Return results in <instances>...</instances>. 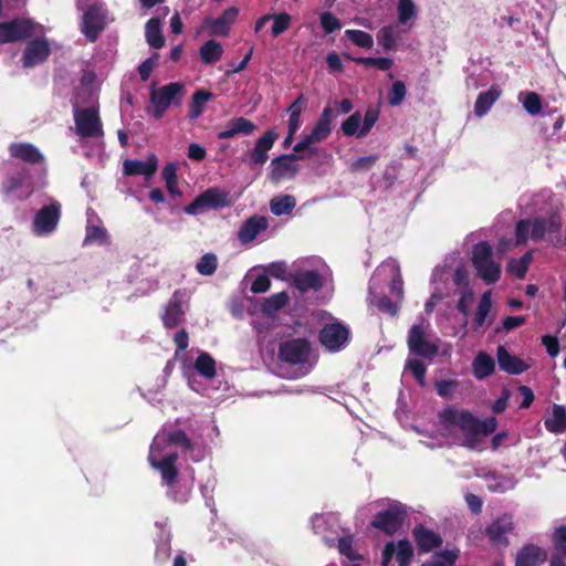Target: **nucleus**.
Returning a JSON list of instances; mask_svg holds the SVG:
<instances>
[{"mask_svg": "<svg viewBox=\"0 0 566 566\" xmlns=\"http://www.w3.org/2000/svg\"><path fill=\"white\" fill-rule=\"evenodd\" d=\"M438 429L447 441H461L464 447L476 449L486 436L495 431L496 419L492 417L482 421L469 410L449 406L439 412Z\"/></svg>", "mask_w": 566, "mask_h": 566, "instance_id": "1", "label": "nucleus"}, {"mask_svg": "<svg viewBox=\"0 0 566 566\" xmlns=\"http://www.w3.org/2000/svg\"><path fill=\"white\" fill-rule=\"evenodd\" d=\"M189 441L186 434L180 430L159 431L153 440L149 450L150 465L160 472L163 483L171 486L177 481L178 471L176 469L177 451L179 448L187 449Z\"/></svg>", "mask_w": 566, "mask_h": 566, "instance_id": "2", "label": "nucleus"}, {"mask_svg": "<svg viewBox=\"0 0 566 566\" xmlns=\"http://www.w3.org/2000/svg\"><path fill=\"white\" fill-rule=\"evenodd\" d=\"M91 74L83 77L73 105L75 133L82 138H99L103 136V125L98 115L97 97L90 85Z\"/></svg>", "mask_w": 566, "mask_h": 566, "instance_id": "3", "label": "nucleus"}, {"mask_svg": "<svg viewBox=\"0 0 566 566\" xmlns=\"http://www.w3.org/2000/svg\"><path fill=\"white\" fill-rule=\"evenodd\" d=\"M279 355L283 361L298 366L300 376L307 375L316 363L310 344L302 338L282 343Z\"/></svg>", "mask_w": 566, "mask_h": 566, "instance_id": "4", "label": "nucleus"}, {"mask_svg": "<svg viewBox=\"0 0 566 566\" xmlns=\"http://www.w3.org/2000/svg\"><path fill=\"white\" fill-rule=\"evenodd\" d=\"M471 260L476 275L485 284H493L499 281L501 265L493 259V249L488 242L482 241L473 247Z\"/></svg>", "mask_w": 566, "mask_h": 566, "instance_id": "5", "label": "nucleus"}, {"mask_svg": "<svg viewBox=\"0 0 566 566\" xmlns=\"http://www.w3.org/2000/svg\"><path fill=\"white\" fill-rule=\"evenodd\" d=\"M185 94V85L180 82L169 83L150 91V108L148 112L157 119L161 118L172 105L179 106Z\"/></svg>", "mask_w": 566, "mask_h": 566, "instance_id": "6", "label": "nucleus"}, {"mask_svg": "<svg viewBox=\"0 0 566 566\" xmlns=\"http://www.w3.org/2000/svg\"><path fill=\"white\" fill-rule=\"evenodd\" d=\"M334 118L335 116L332 108L326 106L312 129L301 136V140L294 146V151H308L312 155L315 154L317 149L314 145L328 138L332 133V123Z\"/></svg>", "mask_w": 566, "mask_h": 566, "instance_id": "7", "label": "nucleus"}, {"mask_svg": "<svg viewBox=\"0 0 566 566\" xmlns=\"http://www.w3.org/2000/svg\"><path fill=\"white\" fill-rule=\"evenodd\" d=\"M450 275L458 290L470 286L469 271L464 261L458 253L447 258L443 265H439L433 270L431 282L433 284L444 283Z\"/></svg>", "mask_w": 566, "mask_h": 566, "instance_id": "8", "label": "nucleus"}, {"mask_svg": "<svg viewBox=\"0 0 566 566\" xmlns=\"http://www.w3.org/2000/svg\"><path fill=\"white\" fill-rule=\"evenodd\" d=\"M559 228L560 220L556 217L548 220H522L516 224V244L525 243L527 240L543 239L547 233L556 232Z\"/></svg>", "mask_w": 566, "mask_h": 566, "instance_id": "9", "label": "nucleus"}, {"mask_svg": "<svg viewBox=\"0 0 566 566\" xmlns=\"http://www.w3.org/2000/svg\"><path fill=\"white\" fill-rule=\"evenodd\" d=\"M40 32H43V27L28 19L0 22V44L17 42Z\"/></svg>", "mask_w": 566, "mask_h": 566, "instance_id": "10", "label": "nucleus"}, {"mask_svg": "<svg viewBox=\"0 0 566 566\" xmlns=\"http://www.w3.org/2000/svg\"><path fill=\"white\" fill-rule=\"evenodd\" d=\"M427 327L423 323L413 324L408 335L409 350L418 356L431 359L438 353V344L427 335Z\"/></svg>", "mask_w": 566, "mask_h": 566, "instance_id": "11", "label": "nucleus"}, {"mask_svg": "<svg viewBox=\"0 0 566 566\" xmlns=\"http://www.w3.org/2000/svg\"><path fill=\"white\" fill-rule=\"evenodd\" d=\"M378 111L374 108L367 109L364 116L359 112H355L342 123L340 129L345 136L363 138L369 134L378 120Z\"/></svg>", "mask_w": 566, "mask_h": 566, "instance_id": "12", "label": "nucleus"}, {"mask_svg": "<svg viewBox=\"0 0 566 566\" xmlns=\"http://www.w3.org/2000/svg\"><path fill=\"white\" fill-rule=\"evenodd\" d=\"M230 205L231 200L228 192L219 188H209L185 207V212L195 216L206 209H219Z\"/></svg>", "mask_w": 566, "mask_h": 566, "instance_id": "13", "label": "nucleus"}, {"mask_svg": "<svg viewBox=\"0 0 566 566\" xmlns=\"http://www.w3.org/2000/svg\"><path fill=\"white\" fill-rule=\"evenodd\" d=\"M406 516V507L400 503H392L376 515L373 526L387 534H394L400 528Z\"/></svg>", "mask_w": 566, "mask_h": 566, "instance_id": "14", "label": "nucleus"}, {"mask_svg": "<svg viewBox=\"0 0 566 566\" xmlns=\"http://www.w3.org/2000/svg\"><path fill=\"white\" fill-rule=\"evenodd\" d=\"M61 207L57 202H52L40 209L33 221V231L38 235H46L52 233L59 223Z\"/></svg>", "mask_w": 566, "mask_h": 566, "instance_id": "15", "label": "nucleus"}, {"mask_svg": "<svg viewBox=\"0 0 566 566\" xmlns=\"http://www.w3.org/2000/svg\"><path fill=\"white\" fill-rule=\"evenodd\" d=\"M391 279L390 292L399 301L403 297V283L400 274V266L394 259H388L375 271L373 281Z\"/></svg>", "mask_w": 566, "mask_h": 566, "instance_id": "16", "label": "nucleus"}, {"mask_svg": "<svg viewBox=\"0 0 566 566\" xmlns=\"http://www.w3.org/2000/svg\"><path fill=\"white\" fill-rule=\"evenodd\" d=\"M348 334V329L344 325L332 323L321 331L319 340L329 352H337L346 344Z\"/></svg>", "mask_w": 566, "mask_h": 566, "instance_id": "17", "label": "nucleus"}, {"mask_svg": "<svg viewBox=\"0 0 566 566\" xmlns=\"http://www.w3.org/2000/svg\"><path fill=\"white\" fill-rule=\"evenodd\" d=\"M328 275V270L323 266L322 270L300 271L294 275L293 281L300 291L306 292L322 287Z\"/></svg>", "mask_w": 566, "mask_h": 566, "instance_id": "18", "label": "nucleus"}, {"mask_svg": "<svg viewBox=\"0 0 566 566\" xmlns=\"http://www.w3.org/2000/svg\"><path fill=\"white\" fill-rule=\"evenodd\" d=\"M394 555L399 566H407L413 555L411 543L408 541H399L397 544L387 543L382 551V566H388Z\"/></svg>", "mask_w": 566, "mask_h": 566, "instance_id": "19", "label": "nucleus"}, {"mask_svg": "<svg viewBox=\"0 0 566 566\" xmlns=\"http://www.w3.org/2000/svg\"><path fill=\"white\" fill-rule=\"evenodd\" d=\"M105 15L101 6L91 7L83 17L82 31L91 41L96 40L99 31L104 28Z\"/></svg>", "mask_w": 566, "mask_h": 566, "instance_id": "20", "label": "nucleus"}, {"mask_svg": "<svg viewBox=\"0 0 566 566\" xmlns=\"http://www.w3.org/2000/svg\"><path fill=\"white\" fill-rule=\"evenodd\" d=\"M184 315V295L180 292H176L165 306L164 314L161 316L164 325L168 328L176 327L181 323Z\"/></svg>", "mask_w": 566, "mask_h": 566, "instance_id": "21", "label": "nucleus"}, {"mask_svg": "<svg viewBox=\"0 0 566 566\" xmlns=\"http://www.w3.org/2000/svg\"><path fill=\"white\" fill-rule=\"evenodd\" d=\"M50 53V46L46 40L35 39L28 43L22 63L25 67H33L46 60Z\"/></svg>", "mask_w": 566, "mask_h": 566, "instance_id": "22", "label": "nucleus"}, {"mask_svg": "<svg viewBox=\"0 0 566 566\" xmlns=\"http://www.w3.org/2000/svg\"><path fill=\"white\" fill-rule=\"evenodd\" d=\"M268 219L261 216L249 218L240 228L238 239L241 243L252 242L261 232L268 228Z\"/></svg>", "mask_w": 566, "mask_h": 566, "instance_id": "23", "label": "nucleus"}, {"mask_svg": "<svg viewBox=\"0 0 566 566\" xmlns=\"http://www.w3.org/2000/svg\"><path fill=\"white\" fill-rule=\"evenodd\" d=\"M238 12V8L230 7L218 19H206L205 24L210 27L212 35L226 36L229 34L230 27L235 21Z\"/></svg>", "mask_w": 566, "mask_h": 566, "instance_id": "24", "label": "nucleus"}, {"mask_svg": "<svg viewBox=\"0 0 566 566\" xmlns=\"http://www.w3.org/2000/svg\"><path fill=\"white\" fill-rule=\"evenodd\" d=\"M496 357L500 368L509 374L520 375L530 368L526 361L511 355L503 346L497 347Z\"/></svg>", "mask_w": 566, "mask_h": 566, "instance_id": "25", "label": "nucleus"}, {"mask_svg": "<svg viewBox=\"0 0 566 566\" xmlns=\"http://www.w3.org/2000/svg\"><path fill=\"white\" fill-rule=\"evenodd\" d=\"M157 158L150 155L147 160H125L124 174L128 176H144L150 178L157 170Z\"/></svg>", "mask_w": 566, "mask_h": 566, "instance_id": "26", "label": "nucleus"}, {"mask_svg": "<svg viewBox=\"0 0 566 566\" xmlns=\"http://www.w3.org/2000/svg\"><path fill=\"white\" fill-rule=\"evenodd\" d=\"M547 558L545 549L536 545L523 547L516 555L515 566H538Z\"/></svg>", "mask_w": 566, "mask_h": 566, "instance_id": "27", "label": "nucleus"}, {"mask_svg": "<svg viewBox=\"0 0 566 566\" xmlns=\"http://www.w3.org/2000/svg\"><path fill=\"white\" fill-rule=\"evenodd\" d=\"M254 130L255 125L251 120L244 117H237L226 124L224 129L218 133V138L228 139L239 134L251 135Z\"/></svg>", "mask_w": 566, "mask_h": 566, "instance_id": "28", "label": "nucleus"}, {"mask_svg": "<svg viewBox=\"0 0 566 566\" xmlns=\"http://www.w3.org/2000/svg\"><path fill=\"white\" fill-rule=\"evenodd\" d=\"M277 135L273 130H268L260 137L251 154V161L255 165H263L268 160V151L273 147Z\"/></svg>", "mask_w": 566, "mask_h": 566, "instance_id": "29", "label": "nucleus"}, {"mask_svg": "<svg viewBox=\"0 0 566 566\" xmlns=\"http://www.w3.org/2000/svg\"><path fill=\"white\" fill-rule=\"evenodd\" d=\"M415 541L422 552H430L440 546L441 537L433 531L423 526H418L413 530Z\"/></svg>", "mask_w": 566, "mask_h": 566, "instance_id": "30", "label": "nucleus"}, {"mask_svg": "<svg viewBox=\"0 0 566 566\" xmlns=\"http://www.w3.org/2000/svg\"><path fill=\"white\" fill-rule=\"evenodd\" d=\"M513 530L510 516H502L494 521L486 530L489 537L497 544H506V535Z\"/></svg>", "mask_w": 566, "mask_h": 566, "instance_id": "31", "label": "nucleus"}, {"mask_svg": "<svg viewBox=\"0 0 566 566\" xmlns=\"http://www.w3.org/2000/svg\"><path fill=\"white\" fill-rule=\"evenodd\" d=\"M2 190L7 195H17L18 197H28L32 192L24 172L9 177L3 182Z\"/></svg>", "mask_w": 566, "mask_h": 566, "instance_id": "32", "label": "nucleus"}, {"mask_svg": "<svg viewBox=\"0 0 566 566\" xmlns=\"http://www.w3.org/2000/svg\"><path fill=\"white\" fill-rule=\"evenodd\" d=\"M9 149L12 157L30 164L43 160L42 154L31 144H12Z\"/></svg>", "mask_w": 566, "mask_h": 566, "instance_id": "33", "label": "nucleus"}, {"mask_svg": "<svg viewBox=\"0 0 566 566\" xmlns=\"http://www.w3.org/2000/svg\"><path fill=\"white\" fill-rule=\"evenodd\" d=\"M492 307V292L485 291L480 297L476 311L473 314V331H479L485 323Z\"/></svg>", "mask_w": 566, "mask_h": 566, "instance_id": "34", "label": "nucleus"}, {"mask_svg": "<svg viewBox=\"0 0 566 566\" xmlns=\"http://www.w3.org/2000/svg\"><path fill=\"white\" fill-rule=\"evenodd\" d=\"M338 552L346 559L343 560L344 566H359L358 562L361 559V555L353 546V537L344 536L338 539Z\"/></svg>", "mask_w": 566, "mask_h": 566, "instance_id": "35", "label": "nucleus"}, {"mask_svg": "<svg viewBox=\"0 0 566 566\" xmlns=\"http://www.w3.org/2000/svg\"><path fill=\"white\" fill-rule=\"evenodd\" d=\"M501 91L496 87H491L489 91L480 93L474 105L475 115L479 117L485 115L499 99Z\"/></svg>", "mask_w": 566, "mask_h": 566, "instance_id": "36", "label": "nucleus"}, {"mask_svg": "<svg viewBox=\"0 0 566 566\" xmlns=\"http://www.w3.org/2000/svg\"><path fill=\"white\" fill-rule=\"evenodd\" d=\"M493 358L484 352H480L472 363L473 375L478 379H483L494 371Z\"/></svg>", "mask_w": 566, "mask_h": 566, "instance_id": "37", "label": "nucleus"}, {"mask_svg": "<svg viewBox=\"0 0 566 566\" xmlns=\"http://www.w3.org/2000/svg\"><path fill=\"white\" fill-rule=\"evenodd\" d=\"M545 427L551 432H563L566 430V410L555 405L545 419Z\"/></svg>", "mask_w": 566, "mask_h": 566, "instance_id": "38", "label": "nucleus"}, {"mask_svg": "<svg viewBox=\"0 0 566 566\" xmlns=\"http://www.w3.org/2000/svg\"><path fill=\"white\" fill-rule=\"evenodd\" d=\"M293 157H282L272 160V178L280 180L286 177H292L297 168L292 161Z\"/></svg>", "mask_w": 566, "mask_h": 566, "instance_id": "39", "label": "nucleus"}, {"mask_svg": "<svg viewBox=\"0 0 566 566\" xmlns=\"http://www.w3.org/2000/svg\"><path fill=\"white\" fill-rule=\"evenodd\" d=\"M216 360L206 352H201L193 363L196 371L206 379H212L216 376Z\"/></svg>", "mask_w": 566, "mask_h": 566, "instance_id": "40", "label": "nucleus"}, {"mask_svg": "<svg viewBox=\"0 0 566 566\" xmlns=\"http://www.w3.org/2000/svg\"><path fill=\"white\" fill-rule=\"evenodd\" d=\"M212 98V94L205 90L197 91L189 105V118L191 120L200 117L206 108L207 103Z\"/></svg>", "mask_w": 566, "mask_h": 566, "instance_id": "41", "label": "nucleus"}, {"mask_svg": "<svg viewBox=\"0 0 566 566\" xmlns=\"http://www.w3.org/2000/svg\"><path fill=\"white\" fill-rule=\"evenodd\" d=\"M486 483L490 491L503 493L513 490L517 481L513 475L492 474L488 476Z\"/></svg>", "mask_w": 566, "mask_h": 566, "instance_id": "42", "label": "nucleus"}, {"mask_svg": "<svg viewBox=\"0 0 566 566\" xmlns=\"http://www.w3.org/2000/svg\"><path fill=\"white\" fill-rule=\"evenodd\" d=\"M223 48L214 40L207 41L199 51L200 59L206 64H212L219 61L222 56Z\"/></svg>", "mask_w": 566, "mask_h": 566, "instance_id": "43", "label": "nucleus"}, {"mask_svg": "<svg viewBox=\"0 0 566 566\" xmlns=\"http://www.w3.org/2000/svg\"><path fill=\"white\" fill-rule=\"evenodd\" d=\"M295 206L296 200L290 195L274 197L270 202L271 212L275 216L289 214Z\"/></svg>", "mask_w": 566, "mask_h": 566, "instance_id": "44", "label": "nucleus"}, {"mask_svg": "<svg viewBox=\"0 0 566 566\" xmlns=\"http://www.w3.org/2000/svg\"><path fill=\"white\" fill-rule=\"evenodd\" d=\"M145 34L147 43L150 46L155 49H160L161 46H164L165 40L161 34L159 19L153 18L146 23Z\"/></svg>", "mask_w": 566, "mask_h": 566, "instance_id": "45", "label": "nucleus"}, {"mask_svg": "<svg viewBox=\"0 0 566 566\" xmlns=\"http://www.w3.org/2000/svg\"><path fill=\"white\" fill-rule=\"evenodd\" d=\"M401 36V31L397 25H387L380 29L378 41L385 50H394Z\"/></svg>", "mask_w": 566, "mask_h": 566, "instance_id": "46", "label": "nucleus"}, {"mask_svg": "<svg viewBox=\"0 0 566 566\" xmlns=\"http://www.w3.org/2000/svg\"><path fill=\"white\" fill-rule=\"evenodd\" d=\"M305 98L304 95H300L287 108L289 113V129H291L292 134H296L300 129L301 122V113L304 108Z\"/></svg>", "mask_w": 566, "mask_h": 566, "instance_id": "47", "label": "nucleus"}, {"mask_svg": "<svg viewBox=\"0 0 566 566\" xmlns=\"http://www.w3.org/2000/svg\"><path fill=\"white\" fill-rule=\"evenodd\" d=\"M533 255L532 252H526L520 259H512L507 263V272L517 279H523L528 270V266L532 262Z\"/></svg>", "mask_w": 566, "mask_h": 566, "instance_id": "48", "label": "nucleus"}, {"mask_svg": "<svg viewBox=\"0 0 566 566\" xmlns=\"http://www.w3.org/2000/svg\"><path fill=\"white\" fill-rule=\"evenodd\" d=\"M88 224L86 228V235L84 239V243H93L97 242L99 244L107 243L108 237L107 231L99 227L92 223L91 217L93 216V212L91 213V210H88Z\"/></svg>", "mask_w": 566, "mask_h": 566, "instance_id": "49", "label": "nucleus"}, {"mask_svg": "<svg viewBox=\"0 0 566 566\" xmlns=\"http://www.w3.org/2000/svg\"><path fill=\"white\" fill-rule=\"evenodd\" d=\"M289 295L285 292H280L265 298L261 305L262 312L265 314H274L286 305Z\"/></svg>", "mask_w": 566, "mask_h": 566, "instance_id": "50", "label": "nucleus"}, {"mask_svg": "<svg viewBox=\"0 0 566 566\" xmlns=\"http://www.w3.org/2000/svg\"><path fill=\"white\" fill-rule=\"evenodd\" d=\"M417 7L412 0H399L397 4L398 21L408 24L417 18Z\"/></svg>", "mask_w": 566, "mask_h": 566, "instance_id": "51", "label": "nucleus"}, {"mask_svg": "<svg viewBox=\"0 0 566 566\" xmlns=\"http://www.w3.org/2000/svg\"><path fill=\"white\" fill-rule=\"evenodd\" d=\"M272 27L271 34L273 38L280 36L287 31L292 24V17L286 12H277L271 14Z\"/></svg>", "mask_w": 566, "mask_h": 566, "instance_id": "52", "label": "nucleus"}, {"mask_svg": "<svg viewBox=\"0 0 566 566\" xmlns=\"http://www.w3.org/2000/svg\"><path fill=\"white\" fill-rule=\"evenodd\" d=\"M518 101L522 103L525 111L531 115H536L542 109V102L538 94L534 92L521 93Z\"/></svg>", "mask_w": 566, "mask_h": 566, "instance_id": "53", "label": "nucleus"}, {"mask_svg": "<svg viewBox=\"0 0 566 566\" xmlns=\"http://www.w3.org/2000/svg\"><path fill=\"white\" fill-rule=\"evenodd\" d=\"M345 36L359 48L370 49L374 45L373 36L365 31L346 30Z\"/></svg>", "mask_w": 566, "mask_h": 566, "instance_id": "54", "label": "nucleus"}, {"mask_svg": "<svg viewBox=\"0 0 566 566\" xmlns=\"http://www.w3.org/2000/svg\"><path fill=\"white\" fill-rule=\"evenodd\" d=\"M459 292V301L457 304V308L459 312H461L464 316H468L470 307L472 303L474 302V293L471 286H464L463 289L458 290Z\"/></svg>", "mask_w": 566, "mask_h": 566, "instance_id": "55", "label": "nucleus"}, {"mask_svg": "<svg viewBox=\"0 0 566 566\" xmlns=\"http://www.w3.org/2000/svg\"><path fill=\"white\" fill-rule=\"evenodd\" d=\"M218 260L212 253H207L198 261L196 269L202 275H211L217 270Z\"/></svg>", "mask_w": 566, "mask_h": 566, "instance_id": "56", "label": "nucleus"}, {"mask_svg": "<svg viewBox=\"0 0 566 566\" xmlns=\"http://www.w3.org/2000/svg\"><path fill=\"white\" fill-rule=\"evenodd\" d=\"M553 542L556 549L554 556H559L562 560L566 558V526H560L553 534Z\"/></svg>", "mask_w": 566, "mask_h": 566, "instance_id": "57", "label": "nucleus"}, {"mask_svg": "<svg viewBox=\"0 0 566 566\" xmlns=\"http://www.w3.org/2000/svg\"><path fill=\"white\" fill-rule=\"evenodd\" d=\"M356 61L367 67L375 66L380 71H388L394 65V61L388 57H359Z\"/></svg>", "mask_w": 566, "mask_h": 566, "instance_id": "58", "label": "nucleus"}, {"mask_svg": "<svg viewBox=\"0 0 566 566\" xmlns=\"http://www.w3.org/2000/svg\"><path fill=\"white\" fill-rule=\"evenodd\" d=\"M406 86L401 81H396L389 93V104L391 106H398L401 104L406 96Z\"/></svg>", "mask_w": 566, "mask_h": 566, "instance_id": "59", "label": "nucleus"}, {"mask_svg": "<svg viewBox=\"0 0 566 566\" xmlns=\"http://www.w3.org/2000/svg\"><path fill=\"white\" fill-rule=\"evenodd\" d=\"M406 368L409 369L418 382L423 386L426 384L424 375H426V366L417 360V359H408L406 363Z\"/></svg>", "mask_w": 566, "mask_h": 566, "instance_id": "60", "label": "nucleus"}, {"mask_svg": "<svg viewBox=\"0 0 566 566\" xmlns=\"http://www.w3.org/2000/svg\"><path fill=\"white\" fill-rule=\"evenodd\" d=\"M458 558V553L454 551H446L440 555L434 557V562L432 564H426L422 566H453L455 559Z\"/></svg>", "mask_w": 566, "mask_h": 566, "instance_id": "61", "label": "nucleus"}, {"mask_svg": "<svg viewBox=\"0 0 566 566\" xmlns=\"http://www.w3.org/2000/svg\"><path fill=\"white\" fill-rule=\"evenodd\" d=\"M158 62V54L153 55L151 57L145 60L138 67V73L142 78V81H147L154 71V69L157 66Z\"/></svg>", "mask_w": 566, "mask_h": 566, "instance_id": "62", "label": "nucleus"}, {"mask_svg": "<svg viewBox=\"0 0 566 566\" xmlns=\"http://www.w3.org/2000/svg\"><path fill=\"white\" fill-rule=\"evenodd\" d=\"M163 178L166 181L167 189L175 193L176 187H177V174H176V167L170 164L167 165L163 170Z\"/></svg>", "mask_w": 566, "mask_h": 566, "instance_id": "63", "label": "nucleus"}, {"mask_svg": "<svg viewBox=\"0 0 566 566\" xmlns=\"http://www.w3.org/2000/svg\"><path fill=\"white\" fill-rule=\"evenodd\" d=\"M321 25L326 33H332L340 29V23L338 19L329 12H324L321 15Z\"/></svg>", "mask_w": 566, "mask_h": 566, "instance_id": "64", "label": "nucleus"}]
</instances>
